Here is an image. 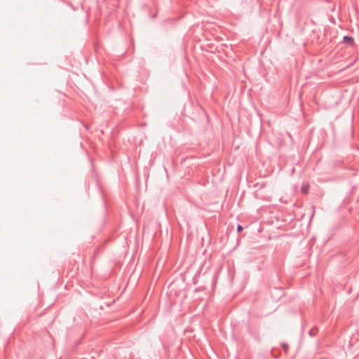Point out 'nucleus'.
Returning a JSON list of instances; mask_svg holds the SVG:
<instances>
[{"instance_id": "obj_1", "label": "nucleus", "mask_w": 359, "mask_h": 359, "mask_svg": "<svg viewBox=\"0 0 359 359\" xmlns=\"http://www.w3.org/2000/svg\"><path fill=\"white\" fill-rule=\"evenodd\" d=\"M344 39L346 43L349 44H352L353 43V39L351 37L344 36Z\"/></svg>"}, {"instance_id": "obj_2", "label": "nucleus", "mask_w": 359, "mask_h": 359, "mask_svg": "<svg viewBox=\"0 0 359 359\" xmlns=\"http://www.w3.org/2000/svg\"><path fill=\"white\" fill-rule=\"evenodd\" d=\"M302 191L304 194H307V192H308V187H302Z\"/></svg>"}, {"instance_id": "obj_3", "label": "nucleus", "mask_w": 359, "mask_h": 359, "mask_svg": "<svg viewBox=\"0 0 359 359\" xmlns=\"http://www.w3.org/2000/svg\"><path fill=\"white\" fill-rule=\"evenodd\" d=\"M243 230V227L241 225H238L237 227L238 232H241Z\"/></svg>"}]
</instances>
